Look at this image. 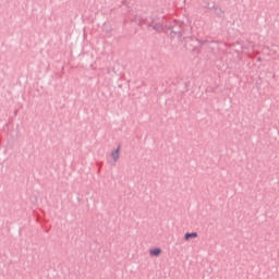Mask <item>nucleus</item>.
<instances>
[{
	"mask_svg": "<svg viewBox=\"0 0 279 279\" xmlns=\"http://www.w3.org/2000/svg\"><path fill=\"white\" fill-rule=\"evenodd\" d=\"M120 151H121V146H118V148L111 153V158L114 162H117V160H119Z\"/></svg>",
	"mask_w": 279,
	"mask_h": 279,
	"instance_id": "obj_1",
	"label": "nucleus"
},
{
	"mask_svg": "<svg viewBox=\"0 0 279 279\" xmlns=\"http://www.w3.org/2000/svg\"><path fill=\"white\" fill-rule=\"evenodd\" d=\"M190 239H197V232L185 233L184 240L189 241Z\"/></svg>",
	"mask_w": 279,
	"mask_h": 279,
	"instance_id": "obj_2",
	"label": "nucleus"
},
{
	"mask_svg": "<svg viewBox=\"0 0 279 279\" xmlns=\"http://www.w3.org/2000/svg\"><path fill=\"white\" fill-rule=\"evenodd\" d=\"M149 254L151 256H160V254H162V250H160V248H153V250L149 251Z\"/></svg>",
	"mask_w": 279,
	"mask_h": 279,
	"instance_id": "obj_3",
	"label": "nucleus"
},
{
	"mask_svg": "<svg viewBox=\"0 0 279 279\" xmlns=\"http://www.w3.org/2000/svg\"><path fill=\"white\" fill-rule=\"evenodd\" d=\"M135 23H137L138 25H143V21H141V19H135Z\"/></svg>",
	"mask_w": 279,
	"mask_h": 279,
	"instance_id": "obj_5",
	"label": "nucleus"
},
{
	"mask_svg": "<svg viewBox=\"0 0 279 279\" xmlns=\"http://www.w3.org/2000/svg\"><path fill=\"white\" fill-rule=\"evenodd\" d=\"M154 29H156L157 32H162V25H156L154 26Z\"/></svg>",
	"mask_w": 279,
	"mask_h": 279,
	"instance_id": "obj_4",
	"label": "nucleus"
}]
</instances>
